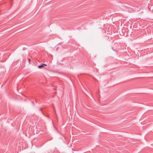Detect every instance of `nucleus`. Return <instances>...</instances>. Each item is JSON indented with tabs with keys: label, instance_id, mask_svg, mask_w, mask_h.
<instances>
[{
	"label": "nucleus",
	"instance_id": "f257e3e1",
	"mask_svg": "<svg viewBox=\"0 0 153 153\" xmlns=\"http://www.w3.org/2000/svg\"><path fill=\"white\" fill-rule=\"evenodd\" d=\"M44 67L42 64H41V65L38 66V68H41Z\"/></svg>",
	"mask_w": 153,
	"mask_h": 153
},
{
	"label": "nucleus",
	"instance_id": "20e7f679",
	"mask_svg": "<svg viewBox=\"0 0 153 153\" xmlns=\"http://www.w3.org/2000/svg\"><path fill=\"white\" fill-rule=\"evenodd\" d=\"M42 108H40V110L41 111H42Z\"/></svg>",
	"mask_w": 153,
	"mask_h": 153
},
{
	"label": "nucleus",
	"instance_id": "7ed1b4c3",
	"mask_svg": "<svg viewBox=\"0 0 153 153\" xmlns=\"http://www.w3.org/2000/svg\"><path fill=\"white\" fill-rule=\"evenodd\" d=\"M28 61H29V62H30V59H29Z\"/></svg>",
	"mask_w": 153,
	"mask_h": 153
},
{
	"label": "nucleus",
	"instance_id": "f03ea898",
	"mask_svg": "<svg viewBox=\"0 0 153 153\" xmlns=\"http://www.w3.org/2000/svg\"><path fill=\"white\" fill-rule=\"evenodd\" d=\"M42 65H43L44 67V66H46L47 65L46 64H42Z\"/></svg>",
	"mask_w": 153,
	"mask_h": 153
}]
</instances>
